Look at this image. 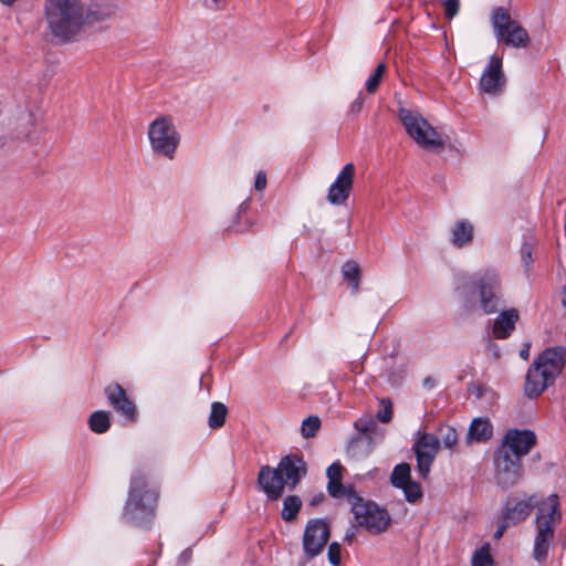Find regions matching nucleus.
I'll return each instance as SVG.
<instances>
[{
  "label": "nucleus",
  "mask_w": 566,
  "mask_h": 566,
  "mask_svg": "<svg viewBox=\"0 0 566 566\" xmlns=\"http://www.w3.org/2000/svg\"><path fill=\"white\" fill-rule=\"evenodd\" d=\"M472 566H494V559L491 555V545L483 544L480 548L475 549L472 559Z\"/></svg>",
  "instance_id": "obj_27"
},
{
  "label": "nucleus",
  "mask_w": 566,
  "mask_h": 566,
  "mask_svg": "<svg viewBox=\"0 0 566 566\" xmlns=\"http://www.w3.org/2000/svg\"><path fill=\"white\" fill-rule=\"evenodd\" d=\"M342 273L344 275V279L349 282L352 291L354 293H357L359 291L360 281L359 265L355 261H347L343 265Z\"/></svg>",
  "instance_id": "obj_25"
},
{
  "label": "nucleus",
  "mask_w": 566,
  "mask_h": 566,
  "mask_svg": "<svg viewBox=\"0 0 566 566\" xmlns=\"http://www.w3.org/2000/svg\"><path fill=\"white\" fill-rule=\"evenodd\" d=\"M535 444L536 436L533 431L510 429L505 433L499 450H503L509 454H514L518 459H522L530 453Z\"/></svg>",
  "instance_id": "obj_14"
},
{
  "label": "nucleus",
  "mask_w": 566,
  "mask_h": 566,
  "mask_svg": "<svg viewBox=\"0 0 566 566\" xmlns=\"http://www.w3.org/2000/svg\"><path fill=\"white\" fill-rule=\"evenodd\" d=\"M227 413L228 409L222 402H213L208 421L209 427L211 429H218L222 427L224 424Z\"/></svg>",
  "instance_id": "obj_28"
},
{
  "label": "nucleus",
  "mask_w": 566,
  "mask_h": 566,
  "mask_svg": "<svg viewBox=\"0 0 566 566\" xmlns=\"http://www.w3.org/2000/svg\"><path fill=\"white\" fill-rule=\"evenodd\" d=\"M352 512L357 524L371 534H380L390 525L388 512L371 501H364L358 495H350Z\"/></svg>",
  "instance_id": "obj_8"
},
{
  "label": "nucleus",
  "mask_w": 566,
  "mask_h": 566,
  "mask_svg": "<svg viewBox=\"0 0 566 566\" xmlns=\"http://www.w3.org/2000/svg\"><path fill=\"white\" fill-rule=\"evenodd\" d=\"M147 137L154 155L174 160L181 142L174 119L168 115H160L151 120L147 128Z\"/></svg>",
  "instance_id": "obj_4"
},
{
  "label": "nucleus",
  "mask_w": 566,
  "mask_h": 566,
  "mask_svg": "<svg viewBox=\"0 0 566 566\" xmlns=\"http://www.w3.org/2000/svg\"><path fill=\"white\" fill-rule=\"evenodd\" d=\"M324 500V495L321 493L318 495H315L312 497V500L310 501V504L311 505H317L319 504L322 501Z\"/></svg>",
  "instance_id": "obj_42"
},
{
  "label": "nucleus",
  "mask_w": 566,
  "mask_h": 566,
  "mask_svg": "<svg viewBox=\"0 0 566 566\" xmlns=\"http://www.w3.org/2000/svg\"><path fill=\"white\" fill-rule=\"evenodd\" d=\"M359 443H364V441H352L350 442V450H355L356 447H358Z\"/></svg>",
  "instance_id": "obj_44"
},
{
  "label": "nucleus",
  "mask_w": 566,
  "mask_h": 566,
  "mask_svg": "<svg viewBox=\"0 0 566 566\" xmlns=\"http://www.w3.org/2000/svg\"><path fill=\"white\" fill-rule=\"evenodd\" d=\"M108 403L130 422L136 421L137 409L126 390L118 384H111L104 389Z\"/></svg>",
  "instance_id": "obj_16"
},
{
  "label": "nucleus",
  "mask_w": 566,
  "mask_h": 566,
  "mask_svg": "<svg viewBox=\"0 0 566 566\" xmlns=\"http://www.w3.org/2000/svg\"><path fill=\"white\" fill-rule=\"evenodd\" d=\"M400 489L403 491L406 500L410 503H415L422 497L421 488L413 480H410L409 482L403 484Z\"/></svg>",
  "instance_id": "obj_33"
},
{
  "label": "nucleus",
  "mask_w": 566,
  "mask_h": 566,
  "mask_svg": "<svg viewBox=\"0 0 566 566\" xmlns=\"http://www.w3.org/2000/svg\"><path fill=\"white\" fill-rule=\"evenodd\" d=\"M492 434L493 427L490 420L488 418H476L470 424L467 434V443L485 442L491 439Z\"/></svg>",
  "instance_id": "obj_22"
},
{
  "label": "nucleus",
  "mask_w": 566,
  "mask_h": 566,
  "mask_svg": "<svg viewBox=\"0 0 566 566\" xmlns=\"http://www.w3.org/2000/svg\"><path fill=\"white\" fill-rule=\"evenodd\" d=\"M506 84V77L502 70V57L492 55L489 64L481 75L479 88L490 96L500 95Z\"/></svg>",
  "instance_id": "obj_13"
},
{
  "label": "nucleus",
  "mask_w": 566,
  "mask_h": 566,
  "mask_svg": "<svg viewBox=\"0 0 566 566\" xmlns=\"http://www.w3.org/2000/svg\"><path fill=\"white\" fill-rule=\"evenodd\" d=\"M354 177L355 166L352 163L346 164L328 189L327 200L332 205L338 206L346 202L353 189Z\"/></svg>",
  "instance_id": "obj_15"
},
{
  "label": "nucleus",
  "mask_w": 566,
  "mask_h": 566,
  "mask_svg": "<svg viewBox=\"0 0 566 566\" xmlns=\"http://www.w3.org/2000/svg\"><path fill=\"white\" fill-rule=\"evenodd\" d=\"M471 284L474 285V292L479 298V307L484 314H492L497 310L500 300L501 281L494 270H486L475 282L469 277H463L458 290L464 296L471 293Z\"/></svg>",
  "instance_id": "obj_6"
},
{
  "label": "nucleus",
  "mask_w": 566,
  "mask_h": 566,
  "mask_svg": "<svg viewBox=\"0 0 566 566\" xmlns=\"http://www.w3.org/2000/svg\"><path fill=\"white\" fill-rule=\"evenodd\" d=\"M521 258L526 266H528L532 262V245L530 243H524L521 248Z\"/></svg>",
  "instance_id": "obj_38"
},
{
  "label": "nucleus",
  "mask_w": 566,
  "mask_h": 566,
  "mask_svg": "<svg viewBox=\"0 0 566 566\" xmlns=\"http://www.w3.org/2000/svg\"><path fill=\"white\" fill-rule=\"evenodd\" d=\"M560 520L559 499L557 494H551L537 506L536 535L534 538L533 556L537 562H543L548 555L554 539L555 526Z\"/></svg>",
  "instance_id": "obj_3"
},
{
  "label": "nucleus",
  "mask_w": 566,
  "mask_h": 566,
  "mask_svg": "<svg viewBox=\"0 0 566 566\" xmlns=\"http://www.w3.org/2000/svg\"><path fill=\"white\" fill-rule=\"evenodd\" d=\"M460 7L459 0H444L443 8L446 17L449 19H452L454 15H457Z\"/></svg>",
  "instance_id": "obj_37"
},
{
  "label": "nucleus",
  "mask_w": 566,
  "mask_h": 566,
  "mask_svg": "<svg viewBox=\"0 0 566 566\" xmlns=\"http://www.w3.org/2000/svg\"><path fill=\"white\" fill-rule=\"evenodd\" d=\"M353 536H354V534H350V535H349V534H346V536H345V541L350 542V541H352V538H353Z\"/></svg>",
  "instance_id": "obj_45"
},
{
  "label": "nucleus",
  "mask_w": 566,
  "mask_h": 566,
  "mask_svg": "<svg viewBox=\"0 0 566 566\" xmlns=\"http://www.w3.org/2000/svg\"><path fill=\"white\" fill-rule=\"evenodd\" d=\"M495 481L503 489L516 484L523 475L522 459L503 450L494 453Z\"/></svg>",
  "instance_id": "obj_10"
},
{
  "label": "nucleus",
  "mask_w": 566,
  "mask_h": 566,
  "mask_svg": "<svg viewBox=\"0 0 566 566\" xmlns=\"http://www.w3.org/2000/svg\"><path fill=\"white\" fill-rule=\"evenodd\" d=\"M266 187V176L265 172L259 171L255 177L254 188L258 191H262Z\"/></svg>",
  "instance_id": "obj_39"
},
{
  "label": "nucleus",
  "mask_w": 566,
  "mask_h": 566,
  "mask_svg": "<svg viewBox=\"0 0 566 566\" xmlns=\"http://www.w3.org/2000/svg\"><path fill=\"white\" fill-rule=\"evenodd\" d=\"M340 556H342L340 544L337 543V542L331 543L329 546H328V551H327L328 562L333 566H338L340 564V560H342Z\"/></svg>",
  "instance_id": "obj_36"
},
{
  "label": "nucleus",
  "mask_w": 566,
  "mask_h": 566,
  "mask_svg": "<svg viewBox=\"0 0 566 566\" xmlns=\"http://www.w3.org/2000/svg\"><path fill=\"white\" fill-rule=\"evenodd\" d=\"M364 101L361 97H357L350 105V112L358 114L363 108Z\"/></svg>",
  "instance_id": "obj_40"
},
{
  "label": "nucleus",
  "mask_w": 566,
  "mask_h": 566,
  "mask_svg": "<svg viewBox=\"0 0 566 566\" xmlns=\"http://www.w3.org/2000/svg\"><path fill=\"white\" fill-rule=\"evenodd\" d=\"M112 7L85 8L81 0H45L44 18L50 33L63 42L75 41L85 27L108 19Z\"/></svg>",
  "instance_id": "obj_1"
},
{
  "label": "nucleus",
  "mask_w": 566,
  "mask_h": 566,
  "mask_svg": "<svg viewBox=\"0 0 566 566\" xmlns=\"http://www.w3.org/2000/svg\"><path fill=\"white\" fill-rule=\"evenodd\" d=\"M565 365V354L563 348L545 349L530 366L526 377L524 391L528 398L539 396L556 377L562 373Z\"/></svg>",
  "instance_id": "obj_2"
},
{
  "label": "nucleus",
  "mask_w": 566,
  "mask_h": 566,
  "mask_svg": "<svg viewBox=\"0 0 566 566\" xmlns=\"http://www.w3.org/2000/svg\"><path fill=\"white\" fill-rule=\"evenodd\" d=\"M343 470V467L337 462L328 467L326 472L328 478L327 490L333 497L346 496L349 501L352 500L350 495H355V493L342 484Z\"/></svg>",
  "instance_id": "obj_20"
},
{
  "label": "nucleus",
  "mask_w": 566,
  "mask_h": 566,
  "mask_svg": "<svg viewBox=\"0 0 566 566\" xmlns=\"http://www.w3.org/2000/svg\"><path fill=\"white\" fill-rule=\"evenodd\" d=\"M380 409L378 410L376 417L379 421L384 423H388L392 419V403L389 399H381Z\"/></svg>",
  "instance_id": "obj_34"
},
{
  "label": "nucleus",
  "mask_w": 566,
  "mask_h": 566,
  "mask_svg": "<svg viewBox=\"0 0 566 566\" xmlns=\"http://www.w3.org/2000/svg\"><path fill=\"white\" fill-rule=\"evenodd\" d=\"M399 117L407 134L424 149H442L444 144L440 134L418 113L401 108Z\"/></svg>",
  "instance_id": "obj_7"
},
{
  "label": "nucleus",
  "mask_w": 566,
  "mask_h": 566,
  "mask_svg": "<svg viewBox=\"0 0 566 566\" xmlns=\"http://www.w3.org/2000/svg\"><path fill=\"white\" fill-rule=\"evenodd\" d=\"M510 526L511 525H506V523L504 521H502L501 525L499 526V528L494 533V538L495 539H500L503 536L505 530L507 527H510Z\"/></svg>",
  "instance_id": "obj_41"
},
{
  "label": "nucleus",
  "mask_w": 566,
  "mask_h": 566,
  "mask_svg": "<svg viewBox=\"0 0 566 566\" xmlns=\"http://www.w3.org/2000/svg\"><path fill=\"white\" fill-rule=\"evenodd\" d=\"M474 228L468 220H462L455 223L451 230V241L458 247L462 248L473 240Z\"/></svg>",
  "instance_id": "obj_23"
},
{
  "label": "nucleus",
  "mask_w": 566,
  "mask_h": 566,
  "mask_svg": "<svg viewBox=\"0 0 566 566\" xmlns=\"http://www.w3.org/2000/svg\"><path fill=\"white\" fill-rule=\"evenodd\" d=\"M258 483L271 500H279L286 488L283 476L277 468L274 469L269 465H263L260 469Z\"/></svg>",
  "instance_id": "obj_17"
},
{
  "label": "nucleus",
  "mask_w": 566,
  "mask_h": 566,
  "mask_svg": "<svg viewBox=\"0 0 566 566\" xmlns=\"http://www.w3.org/2000/svg\"><path fill=\"white\" fill-rule=\"evenodd\" d=\"M439 434L444 448L453 449L458 443V434L455 429L449 426L439 428Z\"/></svg>",
  "instance_id": "obj_32"
},
{
  "label": "nucleus",
  "mask_w": 566,
  "mask_h": 566,
  "mask_svg": "<svg viewBox=\"0 0 566 566\" xmlns=\"http://www.w3.org/2000/svg\"><path fill=\"white\" fill-rule=\"evenodd\" d=\"M387 66L385 63H379L374 70L373 74L366 81V91L369 94H374L386 73Z\"/></svg>",
  "instance_id": "obj_30"
},
{
  "label": "nucleus",
  "mask_w": 566,
  "mask_h": 566,
  "mask_svg": "<svg viewBox=\"0 0 566 566\" xmlns=\"http://www.w3.org/2000/svg\"><path fill=\"white\" fill-rule=\"evenodd\" d=\"M331 537L329 525L322 518L310 520L303 534L304 555L312 559L325 548Z\"/></svg>",
  "instance_id": "obj_11"
},
{
  "label": "nucleus",
  "mask_w": 566,
  "mask_h": 566,
  "mask_svg": "<svg viewBox=\"0 0 566 566\" xmlns=\"http://www.w3.org/2000/svg\"><path fill=\"white\" fill-rule=\"evenodd\" d=\"M158 499V493L148 488L146 478L136 474L132 479L128 500L125 505V514L133 515L136 511L151 510Z\"/></svg>",
  "instance_id": "obj_9"
},
{
  "label": "nucleus",
  "mask_w": 566,
  "mask_h": 566,
  "mask_svg": "<svg viewBox=\"0 0 566 566\" xmlns=\"http://www.w3.org/2000/svg\"><path fill=\"white\" fill-rule=\"evenodd\" d=\"M440 449V440L434 434L422 433L413 446L417 458V469L422 479H427L431 465Z\"/></svg>",
  "instance_id": "obj_12"
},
{
  "label": "nucleus",
  "mask_w": 566,
  "mask_h": 566,
  "mask_svg": "<svg viewBox=\"0 0 566 566\" xmlns=\"http://www.w3.org/2000/svg\"><path fill=\"white\" fill-rule=\"evenodd\" d=\"M520 355L522 358L527 359L528 358V347L522 349Z\"/></svg>",
  "instance_id": "obj_43"
},
{
  "label": "nucleus",
  "mask_w": 566,
  "mask_h": 566,
  "mask_svg": "<svg viewBox=\"0 0 566 566\" xmlns=\"http://www.w3.org/2000/svg\"><path fill=\"white\" fill-rule=\"evenodd\" d=\"M321 428V419L316 416H310L303 420L301 433L305 439L314 437Z\"/></svg>",
  "instance_id": "obj_31"
},
{
  "label": "nucleus",
  "mask_w": 566,
  "mask_h": 566,
  "mask_svg": "<svg viewBox=\"0 0 566 566\" xmlns=\"http://www.w3.org/2000/svg\"><path fill=\"white\" fill-rule=\"evenodd\" d=\"M410 465L408 463H400L395 467L391 473V483L396 488H401L403 484L411 480Z\"/></svg>",
  "instance_id": "obj_29"
},
{
  "label": "nucleus",
  "mask_w": 566,
  "mask_h": 566,
  "mask_svg": "<svg viewBox=\"0 0 566 566\" xmlns=\"http://www.w3.org/2000/svg\"><path fill=\"white\" fill-rule=\"evenodd\" d=\"M518 321V312L515 308L503 311L494 321L493 336L499 339L506 338L515 328V323Z\"/></svg>",
  "instance_id": "obj_21"
},
{
  "label": "nucleus",
  "mask_w": 566,
  "mask_h": 566,
  "mask_svg": "<svg viewBox=\"0 0 566 566\" xmlns=\"http://www.w3.org/2000/svg\"><path fill=\"white\" fill-rule=\"evenodd\" d=\"M301 506L302 501L297 495H289L283 501L282 518L286 522L295 520Z\"/></svg>",
  "instance_id": "obj_26"
},
{
  "label": "nucleus",
  "mask_w": 566,
  "mask_h": 566,
  "mask_svg": "<svg viewBox=\"0 0 566 566\" xmlns=\"http://www.w3.org/2000/svg\"><path fill=\"white\" fill-rule=\"evenodd\" d=\"M88 426L95 433H104L111 427L109 413L104 410L94 411L88 418Z\"/></svg>",
  "instance_id": "obj_24"
},
{
  "label": "nucleus",
  "mask_w": 566,
  "mask_h": 566,
  "mask_svg": "<svg viewBox=\"0 0 566 566\" xmlns=\"http://www.w3.org/2000/svg\"><path fill=\"white\" fill-rule=\"evenodd\" d=\"M532 509L533 497L527 500L510 497L504 505L501 520L504 521L506 525H516L530 516Z\"/></svg>",
  "instance_id": "obj_19"
},
{
  "label": "nucleus",
  "mask_w": 566,
  "mask_h": 566,
  "mask_svg": "<svg viewBox=\"0 0 566 566\" xmlns=\"http://www.w3.org/2000/svg\"><path fill=\"white\" fill-rule=\"evenodd\" d=\"M277 470L282 474L286 488L293 490L306 474V464L296 455H286L281 459Z\"/></svg>",
  "instance_id": "obj_18"
},
{
  "label": "nucleus",
  "mask_w": 566,
  "mask_h": 566,
  "mask_svg": "<svg viewBox=\"0 0 566 566\" xmlns=\"http://www.w3.org/2000/svg\"><path fill=\"white\" fill-rule=\"evenodd\" d=\"M491 25L496 41L509 48L526 49L531 43L527 30L512 18L507 8L497 7L492 10Z\"/></svg>",
  "instance_id": "obj_5"
},
{
  "label": "nucleus",
  "mask_w": 566,
  "mask_h": 566,
  "mask_svg": "<svg viewBox=\"0 0 566 566\" xmlns=\"http://www.w3.org/2000/svg\"><path fill=\"white\" fill-rule=\"evenodd\" d=\"M355 428L360 433L369 434L376 430L377 423L374 418H371L370 416H367V417L359 418L355 422Z\"/></svg>",
  "instance_id": "obj_35"
}]
</instances>
